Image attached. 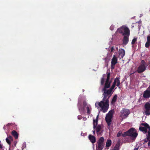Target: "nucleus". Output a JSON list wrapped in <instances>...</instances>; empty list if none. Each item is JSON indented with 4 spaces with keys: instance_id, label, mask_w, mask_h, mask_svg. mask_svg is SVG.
Wrapping results in <instances>:
<instances>
[{
    "instance_id": "f257e3e1",
    "label": "nucleus",
    "mask_w": 150,
    "mask_h": 150,
    "mask_svg": "<svg viewBox=\"0 0 150 150\" xmlns=\"http://www.w3.org/2000/svg\"><path fill=\"white\" fill-rule=\"evenodd\" d=\"M110 72H107V75L104 74L103 75V77L101 80V85H102L104 84L105 82V84L104 88L102 89L103 90H105L109 93H112V91L115 88V86L118 87L120 84V78H116L115 79L114 81L113 84L111 88L109 89L107 88H109L110 86V84L111 82V81L110 80Z\"/></svg>"
},
{
    "instance_id": "f03ea898",
    "label": "nucleus",
    "mask_w": 150,
    "mask_h": 150,
    "mask_svg": "<svg viewBox=\"0 0 150 150\" xmlns=\"http://www.w3.org/2000/svg\"><path fill=\"white\" fill-rule=\"evenodd\" d=\"M103 91V98L102 100L100 102H96L95 103L96 107L98 109L100 108V110L102 111L103 112H106L108 110L109 107V98L112 95V93H109L105 90H102Z\"/></svg>"
},
{
    "instance_id": "7ed1b4c3",
    "label": "nucleus",
    "mask_w": 150,
    "mask_h": 150,
    "mask_svg": "<svg viewBox=\"0 0 150 150\" xmlns=\"http://www.w3.org/2000/svg\"><path fill=\"white\" fill-rule=\"evenodd\" d=\"M98 116L99 115H98L97 116L96 118L95 119H93V128L94 129H95L97 135L98 136H100L102 135L103 133V131L102 130L103 126L100 125H97L98 120Z\"/></svg>"
},
{
    "instance_id": "20e7f679",
    "label": "nucleus",
    "mask_w": 150,
    "mask_h": 150,
    "mask_svg": "<svg viewBox=\"0 0 150 150\" xmlns=\"http://www.w3.org/2000/svg\"><path fill=\"white\" fill-rule=\"evenodd\" d=\"M122 135L123 137H125L126 136H129L131 137L132 140H134L137 137L138 134L135 129L132 128L128 131L124 133Z\"/></svg>"
},
{
    "instance_id": "39448f33",
    "label": "nucleus",
    "mask_w": 150,
    "mask_h": 150,
    "mask_svg": "<svg viewBox=\"0 0 150 150\" xmlns=\"http://www.w3.org/2000/svg\"><path fill=\"white\" fill-rule=\"evenodd\" d=\"M141 125L144 127L140 126L139 128V130L140 131L143 132L144 133H146L147 132V129H149L148 131V135L147 136L146 138L147 140H149L150 138V127L146 123H142L141 124Z\"/></svg>"
},
{
    "instance_id": "423d86ee",
    "label": "nucleus",
    "mask_w": 150,
    "mask_h": 150,
    "mask_svg": "<svg viewBox=\"0 0 150 150\" xmlns=\"http://www.w3.org/2000/svg\"><path fill=\"white\" fill-rule=\"evenodd\" d=\"M117 32L122 34L123 36H129L130 34V30L126 26H123L118 28Z\"/></svg>"
},
{
    "instance_id": "0eeeda50",
    "label": "nucleus",
    "mask_w": 150,
    "mask_h": 150,
    "mask_svg": "<svg viewBox=\"0 0 150 150\" xmlns=\"http://www.w3.org/2000/svg\"><path fill=\"white\" fill-rule=\"evenodd\" d=\"M147 67V65L146 63L144 60H142V61L140 65L138 67L137 71L139 73H142L146 69Z\"/></svg>"
},
{
    "instance_id": "6e6552de",
    "label": "nucleus",
    "mask_w": 150,
    "mask_h": 150,
    "mask_svg": "<svg viewBox=\"0 0 150 150\" xmlns=\"http://www.w3.org/2000/svg\"><path fill=\"white\" fill-rule=\"evenodd\" d=\"M114 112L113 110H110L106 115L105 120L108 126H109L111 124L113 114Z\"/></svg>"
},
{
    "instance_id": "1a4fd4ad",
    "label": "nucleus",
    "mask_w": 150,
    "mask_h": 150,
    "mask_svg": "<svg viewBox=\"0 0 150 150\" xmlns=\"http://www.w3.org/2000/svg\"><path fill=\"white\" fill-rule=\"evenodd\" d=\"M104 139L103 137H100L98 139L96 145L97 150H102L104 147Z\"/></svg>"
},
{
    "instance_id": "9d476101",
    "label": "nucleus",
    "mask_w": 150,
    "mask_h": 150,
    "mask_svg": "<svg viewBox=\"0 0 150 150\" xmlns=\"http://www.w3.org/2000/svg\"><path fill=\"white\" fill-rule=\"evenodd\" d=\"M143 113L144 115L146 116L150 115V103L149 102H146L144 106Z\"/></svg>"
},
{
    "instance_id": "9b49d317",
    "label": "nucleus",
    "mask_w": 150,
    "mask_h": 150,
    "mask_svg": "<svg viewBox=\"0 0 150 150\" xmlns=\"http://www.w3.org/2000/svg\"><path fill=\"white\" fill-rule=\"evenodd\" d=\"M130 113L129 110L127 109H123L120 112V116L123 118H126Z\"/></svg>"
},
{
    "instance_id": "f8f14e48",
    "label": "nucleus",
    "mask_w": 150,
    "mask_h": 150,
    "mask_svg": "<svg viewBox=\"0 0 150 150\" xmlns=\"http://www.w3.org/2000/svg\"><path fill=\"white\" fill-rule=\"evenodd\" d=\"M117 58L115 55H114L111 62V66L112 69L114 68V66L117 62Z\"/></svg>"
},
{
    "instance_id": "ddd939ff",
    "label": "nucleus",
    "mask_w": 150,
    "mask_h": 150,
    "mask_svg": "<svg viewBox=\"0 0 150 150\" xmlns=\"http://www.w3.org/2000/svg\"><path fill=\"white\" fill-rule=\"evenodd\" d=\"M143 97L145 99L148 98H150V90L147 88L146 90L144 92Z\"/></svg>"
},
{
    "instance_id": "4468645a",
    "label": "nucleus",
    "mask_w": 150,
    "mask_h": 150,
    "mask_svg": "<svg viewBox=\"0 0 150 150\" xmlns=\"http://www.w3.org/2000/svg\"><path fill=\"white\" fill-rule=\"evenodd\" d=\"M118 53V57L120 58V59L122 58L125 55V51L123 49H120L119 50Z\"/></svg>"
},
{
    "instance_id": "2eb2a0df",
    "label": "nucleus",
    "mask_w": 150,
    "mask_h": 150,
    "mask_svg": "<svg viewBox=\"0 0 150 150\" xmlns=\"http://www.w3.org/2000/svg\"><path fill=\"white\" fill-rule=\"evenodd\" d=\"M88 137L90 142L94 144L95 143L96 141V137L90 134L89 135Z\"/></svg>"
},
{
    "instance_id": "dca6fc26",
    "label": "nucleus",
    "mask_w": 150,
    "mask_h": 150,
    "mask_svg": "<svg viewBox=\"0 0 150 150\" xmlns=\"http://www.w3.org/2000/svg\"><path fill=\"white\" fill-rule=\"evenodd\" d=\"M129 36H124L123 39V44L125 45H126L129 42Z\"/></svg>"
},
{
    "instance_id": "f3484780",
    "label": "nucleus",
    "mask_w": 150,
    "mask_h": 150,
    "mask_svg": "<svg viewBox=\"0 0 150 150\" xmlns=\"http://www.w3.org/2000/svg\"><path fill=\"white\" fill-rule=\"evenodd\" d=\"M6 140L8 144L10 145L13 141V137L11 136H9L6 138Z\"/></svg>"
},
{
    "instance_id": "a211bd4d",
    "label": "nucleus",
    "mask_w": 150,
    "mask_h": 150,
    "mask_svg": "<svg viewBox=\"0 0 150 150\" xmlns=\"http://www.w3.org/2000/svg\"><path fill=\"white\" fill-rule=\"evenodd\" d=\"M112 141L110 139H108L106 143V146L108 148L111 146V144Z\"/></svg>"
},
{
    "instance_id": "6ab92c4d",
    "label": "nucleus",
    "mask_w": 150,
    "mask_h": 150,
    "mask_svg": "<svg viewBox=\"0 0 150 150\" xmlns=\"http://www.w3.org/2000/svg\"><path fill=\"white\" fill-rule=\"evenodd\" d=\"M12 134L14 136L16 139H17L18 138V134L16 132L15 130L13 131L12 132Z\"/></svg>"
},
{
    "instance_id": "aec40b11",
    "label": "nucleus",
    "mask_w": 150,
    "mask_h": 150,
    "mask_svg": "<svg viewBox=\"0 0 150 150\" xmlns=\"http://www.w3.org/2000/svg\"><path fill=\"white\" fill-rule=\"evenodd\" d=\"M87 112L88 114H90L91 113V107L89 105L86 107Z\"/></svg>"
},
{
    "instance_id": "412c9836",
    "label": "nucleus",
    "mask_w": 150,
    "mask_h": 150,
    "mask_svg": "<svg viewBox=\"0 0 150 150\" xmlns=\"http://www.w3.org/2000/svg\"><path fill=\"white\" fill-rule=\"evenodd\" d=\"M117 95H115L113 97L112 101V103H115L117 99Z\"/></svg>"
},
{
    "instance_id": "4be33fe9",
    "label": "nucleus",
    "mask_w": 150,
    "mask_h": 150,
    "mask_svg": "<svg viewBox=\"0 0 150 150\" xmlns=\"http://www.w3.org/2000/svg\"><path fill=\"white\" fill-rule=\"evenodd\" d=\"M119 144L118 143L117 144L114 148L113 150H119Z\"/></svg>"
},
{
    "instance_id": "5701e85b",
    "label": "nucleus",
    "mask_w": 150,
    "mask_h": 150,
    "mask_svg": "<svg viewBox=\"0 0 150 150\" xmlns=\"http://www.w3.org/2000/svg\"><path fill=\"white\" fill-rule=\"evenodd\" d=\"M137 38L134 37V39L132 40V45H134L135 42H136L137 40Z\"/></svg>"
},
{
    "instance_id": "b1692460",
    "label": "nucleus",
    "mask_w": 150,
    "mask_h": 150,
    "mask_svg": "<svg viewBox=\"0 0 150 150\" xmlns=\"http://www.w3.org/2000/svg\"><path fill=\"white\" fill-rule=\"evenodd\" d=\"M150 45V42H146L145 44V46L146 48H148Z\"/></svg>"
},
{
    "instance_id": "393cba45",
    "label": "nucleus",
    "mask_w": 150,
    "mask_h": 150,
    "mask_svg": "<svg viewBox=\"0 0 150 150\" xmlns=\"http://www.w3.org/2000/svg\"><path fill=\"white\" fill-rule=\"evenodd\" d=\"M103 60L105 61V63H108L109 61V59L108 57L104 58Z\"/></svg>"
},
{
    "instance_id": "a878e982",
    "label": "nucleus",
    "mask_w": 150,
    "mask_h": 150,
    "mask_svg": "<svg viewBox=\"0 0 150 150\" xmlns=\"http://www.w3.org/2000/svg\"><path fill=\"white\" fill-rule=\"evenodd\" d=\"M122 134V132L121 131H119L117 134V137H119Z\"/></svg>"
},
{
    "instance_id": "bb28decb",
    "label": "nucleus",
    "mask_w": 150,
    "mask_h": 150,
    "mask_svg": "<svg viewBox=\"0 0 150 150\" xmlns=\"http://www.w3.org/2000/svg\"><path fill=\"white\" fill-rule=\"evenodd\" d=\"M110 29L111 30H113L114 29V26L112 25H111L110 27Z\"/></svg>"
},
{
    "instance_id": "cd10ccee",
    "label": "nucleus",
    "mask_w": 150,
    "mask_h": 150,
    "mask_svg": "<svg viewBox=\"0 0 150 150\" xmlns=\"http://www.w3.org/2000/svg\"><path fill=\"white\" fill-rule=\"evenodd\" d=\"M83 105L84 106H85L87 105V103L86 101H84L83 103Z\"/></svg>"
},
{
    "instance_id": "c85d7f7f",
    "label": "nucleus",
    "mask_w": 150,
    "mask_h": 150,
    "mask_svg": "<svg viewBox=\"0 0 150 150\" xmlns=\"http://www.w3.org/2000/svg\"><path fill=\"white\" fill-rule=\"evenodd\" d=\"M80 105L79 104H78V108L79 111H81L82 110V109L79 107V106Z\"/></svg>"
},
{
    "instance_id": "c756f323",
    "label": "nucleus",
    "mask_w": 150,
    "mask_h": 150,
    "mask_svg": "<svg viewBox=\"0 0 150 150\" xmlns=\"http://www.w3.org/2000/svg\"><path fill=\"white\" fill-rule=\"evenodd\" d=\"M1 142L0 141V143ZM3 147V145L0 144V149H2Z\"/></svg>"
},
{
    "instance_id": "7c9ffc66",
    "label": "nucleus",
    "mask_w": 150,
    "mask_h": 150,
    "mask_svg": "<svg viewBox=\"0 0 150 150\" xmlns=\"http://www.w3.org/2000/svg\"><path fill=\"white\" fill-rule=\"evenodd\" d=\"M78 119L79 120H81V116L80 115H79L78 116Z\"/></svg>"
},
{
    "instance_id": "2f4dec72",
    "label": "nucleus",
    "mask_w": 150,
    "mask_h": 150,
    "mask_svg": "<svg viewBox=\"0 0 150 150\" xmlns=\"http://www.w3.org/2000/svg\"><path fill=\"white\" fill-rule=\"evenodd\" d=\"M148 146H150V139L149 140L148 143Z\"/></svg>"
},
{
    "instance_id": "473e14b6",
    "label": "nucleus",
    "mask_w": 150,
    "mask_h": 150,
    "mask_svg": "<svg viewBox=\"0 0 150 150\" xmlns=\"http://www.w3.org/2000/svg\"><path fill=\"white\" fill-rule=\"evenodd\" d=\"M95 130H96L95 129H94V130L93 131V133L94 135L95 134Z\"/></svg>"
},
{
    "instance_id": "72a5a7b5",
    "label": "nucleus",
    "mask_w": 150,
    "mask_h": 150,
    "mask_svg": "<svg viewBox=\"0 0 150 150\" xmlns=\"http://www.w3.org/2000/svg\"><path fill=\"white\" fill-rule=\"evenodd\" d=\"M147 88H148V89H149L150 90V85Z\"/></svg>"
},
{
    "instance_id": "f704fd0d",
    "label": "nucleus",
    "mask_w": 150,
    "mask_h": 150,
    "mask_svg": "<svg viewBox=\"0 0 150 150\" xmlns=\"http://www.w3.org/2000/svg\"><path fill=\"white\" fill-rule=\"evenodd\" d=\"M138 149V148H135L134 149V150H137Z\"/></svg>"
},
{
    "instance_id": "c9c22d12",
    "label": "nucleus",
    "mask_w": 150,
    "mask_h": 150,
    "mask_svg": "<svg viewBox=\"0 0 150 150\" xmlns=\"http://www.w3.org/2000/svg\"><path fill=\"white\" fill-rule=\"evenodd\" d=\"M113 50V47H112V48L111 51H112V50Z\"/></svg>"
},
{
    "instance_id": "e433bc0d",
    "label": "nucleus",
    "mask_w": 150,
    "mask_h": 150,
    "mask_svg": "<svg viewBox=\"0 0 150 150\" xmlns=\"http://www.w3.org/2000/svg\"><path fill=\"white\" fill-rule=\"evenodd\" d=\"M127 142H130V141H129L127 140Z\"/></svg>"
},
{
    "instance_id": "4c0bfd02",
    "label": "nucleus",
    "mask_w": 150,
    "mask_h": 150,
    "mask_svg": "<svg viewBox=\"0 0 150 150\" xmlns=\"http://www.w3.org/2000/svg\"><path fill=\"white\" fill-rule=\"evenodd\" d=\"M149 64H150V61H149Z\"/></svg>"
}]
</instances>
